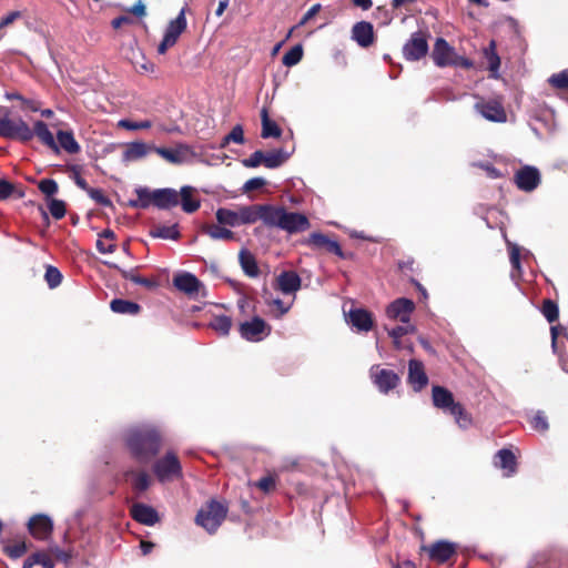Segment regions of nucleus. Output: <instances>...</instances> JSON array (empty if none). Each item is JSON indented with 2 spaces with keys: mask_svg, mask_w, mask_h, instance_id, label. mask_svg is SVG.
Instances as JSON below:
<instances>
[{
  "mask_svg": "<svg viewBox=\"0 0 568 568\" xmlns=\"http://www.w3.org/2000/svg\"><path fill=\"white\" fill-rule=\"evenodd\" d=\"M185 11L186 8H182L178 17L169 22L163 39L158 47L159 54H164L172 48L178 42L180 36L186 30L187 22Z\"/></svg>",
  "mask_w": 568,
  "mask_h": 568,
  "instance_id": "5",
  "label": "nucleus"
},
{
  "mask_svg": "<svg viewBox=\"0 0 568 568\" xmlns=\"http://www.w3.org/2000/svg\"><path fill=\"white\" fill-rule=\"evenodd\" d=\"M371 378L379 392L384 394L395 388L399 383V377L394 371L381 368L379 366L371 368Z\"/></svg>",
  "mask_w": 568,
  "mask_h": 568,
  "instance_id": "12",
  "label": "nucleus"
},
{
  "mask_svg": "<svg viewBox=\"0 0 568 568\" xmlns=\"http://www.w3.org/2000/svg\"><path fill=\"white\" fill-rule=\"evenodd\" d=\"M131 515L132 517L146 526H153L159 521V515L156 510L148 505L144 504H135L131 508Z\"/></svg>",
  "mask_w": 568,
  "mask_h": 568,
  "instance_id": "24",
  "label": "nucleus"
},
{
  "mask_svg": "<svg viewBox=\"0 0 568 568\" xmlns=\"http://www.w3.org/2000/svg\"><path fill=\"white\" fill-rule=\"evenodd\" d=\"M154 152L170 163L179 164L182 162V154L178 149L158 148L154 146Z\"/></svg>",
  "mask_w": 568,
  "mask_h": 568,
  "instance_id": "49",
  "label": "nucleus"
},
{
  "mask_svg": "<svg viewBox=\"0 0 568 568\" xmlns=\"http://www.w3.org/2000/svg\"><path fill=\"white\" fill-rule=\"evenodd\" d=\"M44 278L50 288H55L62 282V274L57 267H54L52 265H48L47 270H45Z\"/></svg>",
  "mask_w": 568,
  "mask_h": 568,
  "instance_id": "51",
  "label": "nucleus"
},
{
  "mask_svg": "<svg viewBox=\"0 0 568 568\" xmlns=\"http://www.w3.org/2000/svg\"><path fill=\"white\" fill-rule=\"evenodd\" d=\"M153 471L162 483L171 481L182 476V467L174 453H166L163 458L159 459L153 466Z\"/></svg>",
  "mask_w": 568,
  "mask_h": 568,
  "instance_id": "6",
  "label": "nucleus"
},
{
  "mask_svg": "<svg viewBox=\"0 0 568 568\" xmlns=\"http://www.w3.org/2000/svg\"><path fill=\"white\" fill-rule=\"evenodd\" d=\"M484 57L487 61V69L490 71V77L494 79H498L499 78L498 70L500 67V58L497 54L496 42L494 40H491L489 42L488 47H486L484 49Z\"/></svg>",
  "mask_w": 568,
  "mask_h": 568,
  "instance_id": "34",
  "label": "nucleus"
},
{
  "mask_svg": "<svg viewBox=\"0 0 568 568\" xmlns=\"http://www.w3.org/2000/svg\"><path fill=\"white\" fill-rule=\"evenodd\" d=\"M0 136L28 142L32 140L33 132L22 119L12 120L4 116L0 118Z\"/></svg>",
  "mask_w": 568,
  "mask_h": 568,
  "instance_id": "4",
  "label": "nucleus"
},
{
  "mask_svg": "<svg viewBox=\"0 0 568 568\" xmlns=\"http://www.w3.org/2000/svg\"><path fill=\"white\" fill-rule=\"evenodd\" d=\"M514 183L520 191L529 193L541 183V174L536 166L524 165L515 172Z\"/></svg>",
  "mask_w": 568,
  "mask_h": 568,
  "instance_id": "7",
  "label": "nucleus"
},
{
  "mask_svg": "<svg viewBox=\"0 0 568 568\" xmlns=\"http://www.w3.org/2000/svg\"><path fill=\"white\" fill-rule=\"evenodd\" d=\"M263 298L265 304L270 307L271 314L276 318H281L291 308L290 304H285L280 298H272L271 296L266 297L265 294L263 295Z\"/></svg>",
  "mask_w": 568,
  "mask_h": 568,
  "instance_id": "44",
  "label": "nucleus"
},
{
  "mask_svg": "<svg viewBox=\"0 0 568 568\" xmlns=\"http://www.w3.org/2000/svg\"><path fill=\"white\" fill-rule=\"evenodd\" d=\"M408 384L415 392H420L428 384V376L420 361L412 358L408 363Z\"/></svg>",
  "mask_w": 568,
  "mask_h": 568,
  "instance_id": "18",
  "label": "nucleus"
},
{
  "mask_svg": "<svg viewBox=\"0 0 568 568\" xmlns=\"http://www.w3.org/2000/svg\"><path fill=\"white\" fill-rule=\"evenodd\" d=\"M110 307L114 313L138 315L141 312V305L122 298H114L110 303Z\"/></svg>",
  "mask_w": 568,
  "mask_h": 568,
  "instance_id": "37",
  "label": "nucleus"
},
{
  "mask_svg": "<svg viewBox=\"0 0 568 568\" xmlns=\"http://www.w3.org/2000/svg\"><path fill=\"white\" fill-rule=\"evenodd\" d=\"M398 270L406 276L410 274H415L419 271L416 262L413 257H407L406 260H399L397 262Z\"/></svg>",
  "mask_w": 568,
  "mask_h": 568,
  "instance_id": "57",
  "label": "nucleus"
},
{
  "mask_svg": "<svg viewBox=\"0 0 568 568\" xmlns=\"http://www.w3.org/2000/svg\"><path fill=\"white\" fill-rule=\"evenodd\" d=\"M87 193L93 201H95L97 204L110 207L113 206L111 200L104 194V192L101 189L91 187Z\"/></svg>",
  "mask_w": 568,
  "mask_h": 568,
  "instance_id": "56",
  "label": "nucleus"
},
{
  "mask_svg": "<svg viewBox=\"0 0 568 568\" xmlns=\"http://www.w3.org/2000/svg\"><path fill=\"white\" fill-rule=\"evenodd\" d=\"M30 534L39 540L48 539L53 530V523L51 518L43 514L34 515L30 518L29 524Z\"/></svg>",
  "mask_w": 568,
  "mask_h": 568,
  "instance_id": "13",
  "label": "nucleus"
},
{
  "mask_svg": "<svg viewBox=\"0 0 568 568\" xmlns=\"http://www.w3.org/2000/svg\"><path fill=\"white\" fill-rule=\"evenodd\" d=\"M151 236L164 239V240H179L181 237V233L179 231L178 224L173 225H163L158 224L150 231Z\"/></svg>",
  "mask_w": 568,
  "mask_h": 568,
  "instance_id": "39",
  "label": "nucleus"
},
{
  "mask_svg": "<svg viewBox=\"0 0 568 568\" xmlns=\"http://www.w3.org/2000/svg\"><path fill=\"white\" fill-rule=\"evenodd\" d=\"M456 54L455 49L444 38H437L432 52L434 63L439 67H448Z\"/></svg>",
  "mask_w": 568,
  "mask_h": 568,
  "instance_id": "15",
  "label": "nucleus"
},
{
  "mask_svg": "<svg viewBox=\"0 0 568 568\" xmlns=\"http://www.w3.org/2000/svg\"><path fill=\"white\" fill-rule=\"evenodd\" d=\"M551 345L557 355L568 354V336L566 328L561 325L551 326Z\"/></svg>",
  "mask_w": 568,
  "mask_h": 568,
  "instance_id": "28",
  "label": "nucleus"
},
{
  "mask_svg": "<svg viewBox=\"0 0 568 568\" xmlns=\"http://www.w3.org/2000/svg\"><path fill=\"white\" fill-rule=\"evenodd\" d=\"M432 397L434 406L453 415L460 427L469 426L470 418L465 413L463 406L454 400L453 394L447 388L434 386Z\"/></svg>",
  "mask_w": 568,
  "mask_h": 568,
  "instance_id": "2",
  "label": "nucleus"
},
{
  "mask_svg": "<svg viewBox=\"0 0 568 568\" xmlns=\"http://www.w3.org/2000/svg\"><path fill=\"white\" fill-rule=\"evenodd\" d=\"M105 265H108L109 267L115 268L121 274V276L123 278L129 280V281L133 282L134 284L142 285L146 288H153L158 285L155 280L143 277V276L139 275L134 270L126 271V270L121 268L119 265H116L114 263H108V262L105 263Z\"/></svg>",
  "mask_w": 568,
  "mask_h": 568,
  "instance_id": "32",
  "label": "nucleus"
},
{
  "mask_svg": "<svg viewBox=\"0 0 568 568\" xmlns=\"http://www.w3.org/2000/svg\"><path fill=\"white\" fill-rule=\"evenodd\" d=\"M456 549V545L447 540H438L428 547H423V550L428 552V556L432 560L440 564L450 559L453 555H455Z\"/></svg>",
  "mask_w": 568,
  "mask_h": 568,
  "instance_id": "16",
  "label": "nucleus"
},
{
  "mask_svg": "<svg viewBox=\"0 0 568 568\" xmlns=\"http://www.w3.org/2000/svg\"><path fill=\"white\" fill-rule=\"evenodd\" d=\"M495 465L505 471L506 477L513 476L517 470L516 456L507 448L497 452Z\"/></svg>",
  "mask_w": 568,
  "mask_h": 568,
  "instance_id": "25",
  "label": "nucleus"
},
{
  "mask_svg": "<svg viewBox=\"0 0 568 568\" xmlns=\"http://www.w3.org/2000/svg\"><path fill=\"white\" fill-rule=\"evenodd\" d=\"M302 285V280L295 271H283L276 277V288L283 294L296 293Z\"/></svg>",
  "mask_w": 568,
  "mask_h": 568,
  "instance_id": "21",
  "label": "nucleus"
},
{
  "mask_svg": "<svg viewBox=\"0 0 568 568\" xmlns=\"http://www.w3.org/2000/svg\"><path fill=\"white\" fill-rule=\"evenodd\" d=\"M308 245L316 250H323L327 253H332L337 255L343 260H348L353 257V253H345L338 242L329 239L327 235L323 233H312L307 240Z\"/></svg>",
  "mask_w": 568,
  "mask_h": 568,
  "instance_id": "11",
  "label": "nucleus"
},
{
  "mask_svg": "<svg viewBox=\"0 0 568 568\" xmlns=\"http://www.w3.org/2000/svg\"><path fill=\"white\" fill-rule=\"evenodd\" d=\"M118 125L122 129L126 130H144L150 129L152 126V122L150 120H144L140 122L131 121L128 119L120 120Z\"/></svg>",
  "mask_w": 568,
  "mask_h": 568,
  "instance_id": "55",
  "label": "nucleus"
},
{
  "mask_svg": "<svg viewBox=\"0 0 568 568\" xmlns=\"http://www.w3.org/2000/svg\"><path fill=\"white\" fill-rule=\"evenodd\" d=\"M353 39L363 48H367L374 42V28L371 22L359 21L353 26Z\"/></svg>",
  "mask_w": 568,
  "mask_h": 568,
  "instance_id": "22",
  "label": "nucleus"
},
{
  "mask_svg": "<svg viewBox=\"0 0 568 568\" xmlns=\"http://www.w3.org/2000/svg\"><path fill=\"white\" fill-rule=\"evenodd\" d=\"M402 341L397 339L393 344L395 346V349L398 352H414L413 348V336L412 334H408L400 338Z\"/></svg>",
  "mask_w": 568,
  "mask_h": 568,
  "instance_id": "61",
  "label": "nucleus"
},
{
  "mask_svg": "<svg viewBox=\"0 0 568 568\" xmlns=\"http://www.w3.org/2000/svg\"><path fill=\"white\" fill-rule=\"evenodd\" d=\"M150 151H154V146L148 145L144 142L135 141L128 143L122 154V161L125 163L138 161L146 156Z\"/></svg>",
  "mask_w": 568,
  "mask_h": 568,
  "instance_id": "23",
  "label": "nucleus"
},
{
  "mask_svg": "<svg viewBox=\"0 0 568 568\" xmlns=\"http://www.w3.org/2000/svg\"><path fill=\"white\" fill-rule=\"evenodd\" d=\"M241 225L254 224L261 219V204L240 206Z\"/></svg>",
  "mask_w": 568,
  "mask_h": 568,
  "instance_id": "42",
  "label": "nucleus"
},
{
  "mask_svg": "<svg viewBox=\"0 0 568 568\" xmlns=\"http://www.w3.org/2000/svg\"><path fill=\"white\" fill-rule=\"evenodd\" d=\"M6 551L11 558L17 559L26 554L27 545L24 541H19V542H16L14 545L8 546Z\"/></svg>",
  "mask_w": 568,
  "mask_h": 568,
  "instance_id": "62",
  "label": "nucleus"
},
{
  "mask_svg": "<svg viewBox=\"0 0 568 568\" xmlns=\"http://www.w3.org/2000/svg\"><path fill=\"white\" fill-rule=\"evenodd\" d=\"M474 108L479 114H481L488 121L498 123L507 121V114L500 100L491 99L485 101L481 99L480 101L475 103Z\"/></svg>",
  "mask_w": 568,
  "mask_h": 568,
  "instance_id": "10",
  "label": "nucleus"
},
{
  "mask_svg": "<svg viewBox=\"0 0 568 568\" xmlns=\"http://www.w3.org/2000/svg\"><path fill=\"white\" fill-rule=\"evenodd\" d=\"M265 185H266V180L265 179H263V178H252V179L247 180L244 183V185L242 187V191H243V193H250L252 191L262 189Z\"/></svg>",
  "mask_w": 568,
  "mask_h": 568,
  "instance_id": "60",
  "label": "nucleus"
},
{
  "mask_svg": "<svg viewBox=\"0 0 568 568\" xmlns=\"http://www.w3.org/2000/svg\"><path fill=\"white\" fill-rule=\"evenodd\" d=\"M548 82L555 89L568 90V69L552 74Z\"/></svg>",
  "mask_w": 568,
  "mask_h": 568,
  "instance_id": "52",
  "label": "nucleus"
},
{
  "mask_svg": "<svg viewBox=\"0 0 568 568\" xmlns=\"http://www.w3.org/2000/svg\"><path fill=\"white\" fill-rule=\"evenodd\" d=\"M128 475L134 476V480H133L132 485L135 490L144 491L149 488L150 477L145 471H140V473L130 471V473H128Z\"/></svg>",
  "mask_w": 568,
  "mask_h": 568,
  "instance_id": "53",
  "label": "nucleus"
},
{
  "mask_svg": "<svg viewBox=\"0 0 568 568\" xmlns=\"http://www.w3.org/2000/svg\"><path fill=\"white\" fill-rule=\"evenodd\" d=\"M541 313L549 323H554L559 317V308L555 301L544 300L541 304Z\"/></svg>",
  "mask_w": 568,
  "mask_h": 568,
  "instance_id": "46",
  "label": "nucleus"
},
{
  "mask_svg": "<svg viewBox=\"0 0 568 568\" xmlns=\"http://www.w3.org/2000/svg\"><path fill=\"white\" fill-rule=\"evenodd\" d=\"M414 310L415 304L412 300L400 297L389 304L387 307V315L390 318L398 320L399 322L408 323Z\"/></svg>",
  "mask_w": 568,
  "mask_h": 568,
  "instance_id": "17",
  "label": "nucleus"
},
{
  "mask_svg": "<svg viewBox=\"0 0 568 568\" xmlns=\"http://www.w3.org/2000/svg\"><path fill=\"white\" fill-rule=\"evenodd\" d=\"M347 322L358 332H368L374 326L373 314L365 308H351L347 313Z\"/></svg>",
  "mask_w": 568,
  "mask_h": 568,
  "instance_id": "19",
  "label": "nucleus"
},
{
  "mask_svg": "<svg viewBox=\"0 0 568 568\" xmlns=\"http://www.w3.org/2000/svg\"><path fill=\"white\" fill-rule=\"evenodd\" d=\"M38 189L48 197H52L59 190L58 183L53 179H42L38 183Z\"/></svg>",
  "mask_w": 568,
  "mask_h": 568,
  "instance_id": "54",
  "label": "nucleus"
},
{
  "mask_svg": "<svg viewBox=\"0 0 568 568\" xmlns=\"http://www.w3.org/2000/svg\"><path fill=\"white\" fill-rule=\"evenodd\" d=\"M173 284L179 291L186 293L189 295L197 293L201 286V282L199 281V278L191 273H183L176 275L173 278Z\"/></svg>",
  "mask_w": 568,
  "mask_h": 568,
  "instance_id": "27",
  "label": "nucleus"
},
{
  "mask_svg": "<svg viewBox=\"0 0 568 568\" xmlns=\"http://www.w3.org/2000/svg\"><path fill=\"white\" fill-rule=\"evenodd\" d=\"M284 207H276L271 204H261V219L268 227H280L281 215L283 214Z\"/></svg>",
  "mask_w": 568,
  "mask_h": 568,
  "instance_id": "30",
  "label": "nucleus"
},
{
  "mask_svg": "<svg viewBox=\"0 0 568 568\" xmlns=\"http://www.w3.org/2000/svg\"><path fill=\"white\" fill-rule=\"evenodd\" d=\"M280 229L288 233L306 231L310 227V221L306 215L297 212H287L285 209L281 215Z\"/></svg>",
  "mask_w": 568,
  "mask_h": 568,
  "instance_id": "14",
  "label": "nucleus"
},
{
  "mask_svg": "<svg viewBox=\"0 0 568 568\" xmlns=\"http://www.w3.org/2000/svg\"><path fill=\"white\" fill-rule=\"evenodd\" d=\"M31 131L33 132V136L36 135L44 145L55 153H59L58 143L45 122L37 121Z\"/></svg>",
  "mask_w": 568,
  "mask_h": 568,
  "instance_id": "29",
  "label": "nucleus"
},
{
  "mask_svg": "<svg viewBox=\"0 0 568 568\" xmlns=\"http://www.w3.org/2000/svg\"><path fill=\"white\" fill-rule=\"evenodd\" d=\"M135 193L138 195V199L130 200L129 206L145 210L150 205H153L154 191H150L148 187H139L135 190Z\"/></svg>",
  "mask_w": 568,
  "mask_h": 568,
  "instance_id": "41",
  "label": "nucleus"
},
{
  "mask_svg": "<svg viewBox=\"0 0 568 568\" xmlns=\"http://www.w3.org/2000/svg\"><path fill=\"white\" fill-rule=\"evenodd\" d=\"M243 165L246 168H257L258 165L264 163V152L257 150L253 152L250 158L244 159L242 161Z\"/></svg>",
  "mask_w": 568,
  "mask_h": 568,
  "instance_id": "59",
  "label": "nucleus"
},
{
  "mask_svg": "<svg viewBox=\"0 0 568 568\" xmlns=\"http://www.w3.org/2000/svg\"><path fill=\"white\" fill-rule=\"evenodd\" d=\"M194 193L195 189L190 185L182 186L179 192V204H181L182 210L187 214L196 212L201 206V201L199 197L194 196Z\"/></svg>",
  "mask_w": 568,
  "mask_h": 568,
  "instance_id": "26",
  "label": "nucleus"
},
{
  "mask_svg": "<svg viewBox=\"0 0 568 568\" xmlns=\"http://www.w3.org/2000/svg\"><path fill=\"white\" fill-rule=\"evenodd\" d=\"M202 232L209 235L212 240L232 241L235 237L233 231L223 227V225L216 224H204Z\"/></svg>",
  "mask_w": 568,
  "mask_h": 568,
  "instance_id": "38",
  "label": "nucleus"
},
{
  "mask_svg": "<svg viewBox=\"0 0 568 568\" xmlns=\"http://www.w3.org/2000/svg\"><path fill=\"white\" fill-rule=\"evenodd\" d=\"M230 142H235V143H239V144H243L244 143V131H243L242 125L236 124L235 126H233L231 132L223 138L221 146L224 148Z\"/></svg>",
  "mask_w": 568,
  "mask_h": 568,
  "instance_id": "50",
  "label": "nucleus"
},
{
  "mask_svg": "<svg viewBox=\"0 0 568 568\" xmlns=\"http://www.w3.org/2000/svg\"><path fill=\"white\" fill-rule=\"evenodd\" d=\"M428 53L427 34L422 31L412 33L403 47V55L408 61H418Z\"/></svg>",
  "mask_w": 568,
  "mask_h": 568,
  "instance_id": "8",
  "label": "nucleus"
},
{
  "mask_svg": "<svg viewBox=\"0 0 568 568\" xmlns=\"http://www.w3.org/2000/svg\"><path fill=\"white\" fill-rule=\"evenodd\" d=\"M69 170L73 173V180H74V183L83 191L88 192L91 186H89L88 182L81 178L80 175V170L81 168L79 165H71L69 168Z\"/></svg>",
  "mask_w": 568,
  "mask_h": 568,
  "instance_id": "64",
  "label": "nucleus"
},
{
  "mask_svg": "<svg viewBox=\"0 0 568 568\" xmlns=\"http://www.w3.org/2000/svg\"><path fill=\"white\" fill-rule=\"evenodd\" d=\"M270 333L271 326L258 316L240 324L241 336L251 342H260L270 335Z\"/></svg>",
  "mask_w": 568,
  "mask_h": 568,
  "instance_id": "9",
  "label": "nucleus"
},
{
  "mask_svg": "<svg viewBox=\"0 0 568 568\" xmlns=\"http://www.w3.org/2000/svg\"><path fill=\"white\" fill-rule=\"evenodd\" d=\"M216 221L220 225L236 227L241 225L240 209L233 211L226 207H220L215 212Z\"/></svg>",
  "mask_w": 568,
  "mask_h": 568,
  "instance_id": "36",
  "label": "nucleus"
},
{
  "mask_svg": "<svg viewBox=\"0 0 568 568\" xmlns=\"http://www.w3.org/2000/svg\"><path fill=\"white\" fill-rule=\"evenodd\" d=\"M292 152H287L284 149H277L267 154L264 153V163L268 169H276L281 166L291 156Z\"/></svg>",
  "mask_w": 568,
  "mask_h": 568,
  "instance_id": "40",
  "label": "nucleus"
},
{
  "mask_svg": "<svg viewBox=\"0 0 568 568\" xmlns=\"http://www.w3.org/2000/svg\"><path fill=\"white\" fill-rule=\"evenodd\" d=\"M240 265L248 277H257L260 275V268L256 258L252 252L247 248H242L239 253Z\"/></svg>",
  "mask_w": 568,
  "mask_h": 568,
  "instance_id": "31",
  "label": "nucleus"
},
{
  "mask_svg": "<svg viewBox=\"0 0 568 568\" xmlns=\"http://www.w3.org/2000/svg\"><path fill=\"white\" fill-rule=\"evenodd\" d=\"M261 120H262L261 136L263 139H268V138L277 139L281 136L282 130L275 121L270 119L268 111L266 108H263L261 111Z\"/></svg>",
  "mask_w": 568,
  "mask_h": 568,
  "instance_id": "35",
  "label": "nucleus"
},
{
  "mask_svg": "<svg viewBox=\"0 0 568 568\" xmlns=\"http://www.w3.org/2000/svg\"><path fill=\"white\" fill-rule=\"evenodd\" d=\"M210 326L220 335H227L232 327V320L226 315L215 316L211 321Z\"/></svg>",
  "mask_w": 568,
  "mask_h": 568,
  "instance_id": "45",
  "label": "nucleus"
},
{
  "mask_svg": "<svg viewBox=\"0 0 568 568\" xmlns=\"http://www.w3.org/2000/svg\"><path fill=\"white\" fill-rule=\"evenodd\" d=\"M227 514V507L216 500H211L206 507L199 510L195 521L207 532L213 534L221 526Z\"/></svg>",
  "mask_w": 568,
  "mask_h": 568,
  "instance_id": "3",
  "label": "nucleus"
},
{
  "mask_svg": "<svg viewBox=\"0 0 568 568\" xmlns=\"http://www.w3.org/2000/svg\"><path fill=\"white\" fill-rule=\"evenodd\" d=\"M303 58V47L296 44L291 48L282 58V62L286 67L296 65Z\"/></svg>",
  "mask_w": 568,
  "mask_h": 568,
  "instance_id": "47",
  "label": "nucleus"
},
{
  "mask_svg": "<svg viewBox=\"0 0 568 568\" xmlns=\"http://www.w3.org/2000/svg\"><path fill=\"white\" fill-rule=\"evenodd\" d=\"M321 8H322V7H321V4H320V3H315V4H313V6L307 10V12L303 16V18L301 19V21L298 22V24H297V26H295V27H293V28L290 30V32H288V36H287V37H290L296 28H298V27H301V26L306 24L311 19H313V18H314V17H315L320 11H321Z\"/></svg>",
  "mask_w": 568,
  "mask_h": 568,
  "instance_id": "58",
  "label": "nucleus"
},
{
  "mask_svg": "<svg viewBox=\"0 0 568 568\" xmlns=\"http://www.w3.org/2000/svg\"><path fill=\"white\" fill-rule=\"evenodd\" d=\"M180 203L179 192L171 187L156 189L153 194V206L160 210H171Z\"/></svg>",
  "mask_w": 568,
  "mask_h": 568,
  "instance_id": "20",
  "label": "nucleus"
},
{
  "mask_svg": "<svg viewBox=\"0 0 568 568\" xmlns=\"http://www.w3.org/2000/svg\"><path fill=\"white\" fill-rule=\"evenodd\" d=\"M26 193L22 189L17 187L16 184L11 183L8 180L0 179V201H4L10 196H14L16 199L24 197Z\"/></svg>",
  "mask_w": 568,
  "mask_h": 568,
  "instance_id": "43",
  "label": "nucleus"
},
{
  "mask_svg": "<svg viewBox=\"0 0 568 568\" xmlns=\"http://www.w3.org/2000/svg\"><path fill=\"white\" fill-rule=\"evenodd\" d=\"M48 209L52 217L55 220L63 219L67 213L65 202L53 197L48 201Z\"/></svg>",
  "mask_w": 568,
  "mask_h": 568,
  "instance_id": "48",
  "label": "nucleus"
},
{
  "mask_svg": "<svg viewBox=\"0 0 568 568\" xmlns=\"http://www.w3.org/2000/svg\"><path fill=\"white\" fill-rule=\"evenodd\" d=\"M57 143L59 149H63L69 154H77L81 150L72 131L59 130L57 133Z\"/></svg>",
  "mask_w": 568,
  "mask_h": 568,
  "instance_id": "33",
  "label": "nucleus"
},
{
  "mask_svg": "<svg viewBox=\"0 0 568 568\" xmlns=\"http://www.w3.org/2000/svg\"><path fill=\"white\" fill-rule=\"evenodd\" d=\"M530 425L534 429L545 432L548 429V422L541 412H538L530 420Z\"/></svg>",
  "mask_w": 568,
  "mask_h": 568,
  "instance_id": "63",
  "label": "nucleus"
},
{
  "mask_svg": "<svg viewBox=\"0 0 568 568\" xmlns=\"http://www.w3.org/2000/svg\"><path fill=\"white\" fill-rule=\"evenodd\" d=\"M160 435L151 426L131 428L126 435V446L140 463H148L160 449Z\"/></svg>",
  "mask_w": 568,
  "mask_h": 568,
  "instance_id": "1",
  "label": "nucleus"
}]
</instances>
